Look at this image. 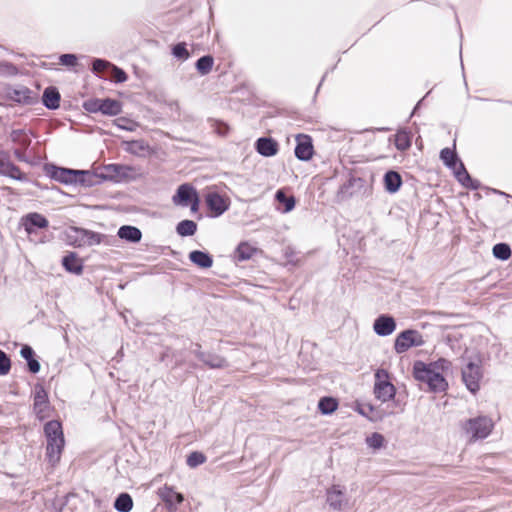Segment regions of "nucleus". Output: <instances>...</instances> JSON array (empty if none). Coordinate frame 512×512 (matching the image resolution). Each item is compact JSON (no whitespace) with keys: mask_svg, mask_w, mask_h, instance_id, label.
I'll use <instances>...</instances> for the list:
<instances>
[{"mask_svg":"<svg viewBox=\"0 0 512 512\" xmlns=\"http://www.w3.org/2000/svg\"><path fill=\"white\" fill-rule=\"evenodd\" d=\"M173 55L176 58L185 60V59H187L189 57V52L186 49V46H185L184 43H179V44L174 46V48H173Z\"/></svg>","mask_w":512,"mask_h":512,"instance_id":"58836bf2","label":"nucleus"},{"mask_svg":"<svg viewBox=\"0 0 512 512\" xmlns=\"http://www.w3.org/2000/svg\"><path fill=\"white\" fill-rule=\"evenodd\" d=\"M63 266L65 269L74 274H80L82 272V263L80 259L73 253L63 258Z\"/></svg>","mask_w":512,"mask_h":512,"instance_id":"5701e85b","label":"nucleus"},{"mask_svg":"<svg viewBox=\"0 0 512 512\" xmlns=\"http://www.w3.org/2000/svg\"><path fill=\"white\" fill-rule=\"evenodd\" d=\"M318 408L322 414H332L338 408V402L332 397H323L319 400Z\"/></svg>","mask_w":512,"mask_h":512,"instance_id":"c85d7f7f","label":"nucleus"},{"mask_svg":"<svg viewBox=\"0 0 512 512\" xmlns=\"http://www.w3.org/2000/svg\"><path fill=\"white\" fill-rule=\"evenodd\" d=\"M46 399L47 394L42 387L34 388V414H37L40 419L47 416L44 412L50 411Z\"/></svg>","mask_w":512,"mask_h":512,"instance_id":"2eb2a0df","label":"nucleus"},{"mask_svg":"<svg viewBox=\"0 0 512 512\" xmlns=\"http://www.w3.org/2000/svg\"><path fill=\"white\" fill-rule=\"evenodd\" d=\"M110 68H111V63L106 60L95 59L93 61V71L96 73H102L104 70L110 69Z\"/></svg>","mask_w":512,"mask_h":512,"instance_id":"a19ab883","label":"nucleus"},{"mask_svg":"<svg viewBox=\"0 0 512 512\" xmlns=\"http://www.w3.org/2000/svg\"><path fill=\"white\" fill-rule=\"evenodd\" d=\"M328 505L336 511H345L352 509L354 502L346 496L344 488L340 485L331 486L326 493Z\"/></svg>","mask_w":512,"mask_h":512,"instance_id":"0eeeda50","label":"nucleus"},{"mask_svg":"<svg viewBox=\"0 0 512 512\" xmlns=\"http://www.w3.org/2000/svg\"><path fill=\"white\" fill-rule=\"evenodd\" d=\"M60 94L54 87H48L43 93V104L49 109L59 107Z\"/></svg>","mask_w":512,"mask_h":512,"instance_id":"4be33fe9","label":"nucleus"},{"mask_svg":"<svg viewBox=\"0 0 512 512\" xmlns=\"http://www.w3.org/2000/svg\"><path fill=\"white\" fill-rule=\"evenodd\" d=\"M47 173L51 178L65 184L82 183L84 182V176L88 174L87 171L83 170H73L55 166L47 167Z\"/></svg>","mask_w":512,"mask_h":512,"instance_id":"6e6552de","label":"nucleus"},{"mask_svg":"<svg viewBox=\"0 0 512 512\" xmlns=\"http://www.w3.org/2000/svg\"><path fill=\"white\" fill-rule=\"evenodd\" d=\"M43 431L46 438V458L52 466H55L61 458L65 444L61 423L56 420L48 421Z\"/></svg>","mask_w":512,"mask_h":512,"instance_id":"f03ea898","label":"nucleus"},{"mask_svg":"<svg viewBox=\"0 0 512 512\" xmlns=\"http://www.w3.org/2000/svg\"><path fill=\"white\" fill-rule=\"evenodd\" d=\"M11 368V362L8 356L0 350V375H6Z\"/></svg>","mask_w":512,"mask_h":512,"instance_id":"4c0bfd02","label":"nucleus"},{"mask_svg":"<svg viewBox=\"0 0 512 512\" xmlns=\"http://www.w3.org/2000/svg\"><path fill=\"white\" fill-rule=\"evenodd\" d=\"M114 507L119 512H129L133 507V500L129 494L122 493L116 498Z\"/></svg>","mask_w":512,"mask_h":512,"instance_id":"cd10ccee","label":"nucleus"},{"mask_svg":"<svg viewBox=\"0 0 512 512\" xmlns=\"http://www.w3.org/2000/svg\"><path fill=\"white\" fill-rule=\"evenodd\" d=\"M449 368L450 362L446 359H439L429 364L416 361L413 365V376L416 380L427 383L432 391L442 392L447 387L443 373Z\"/></svg>","mask_w":512,"mask_h":512,"instance_id":"f257e3e1","label":"nucleus"},{"mask_svg":"<svg viewBox=\"0 0 512 512\" xmlns=\"http://www.w3.org/2000/svg\"><path fill=\"white\" fill-rule=\"evenodd\" d=\"M463 429L472 441L484 439L490 435L493 422L488 417L480 416L465 421Z\"/></svg>","mask_w":512,"mask_h":512,"instance_id":"423d86ee","label":"nucleus"},{"mask_svg":"<svg viewBox=\"0 0 512 512\" xmlns=\"http://www.w3.org/2000/svg\"><path fill=\"white\" fill-rule=\"evenodd\" d=\"M256 249L247 242L240 243L235 250V259L237 261L249 260Z\"/></svg>","mask_w":512,"mask_h":512,"instance_id":"a878e982","label":"nucleus"},{"mask_svg":"<svg viewBox=\"0 0 512 512\" xmlns=\"http://www.w3.org/2000/svg\"><path fill=\"white\" fill-rule=\"evenodd\" d=\"M455 176L457 180L466 188L478 189L480 186L479 181L472 179L468 174L463 163L459 164V171H455Z\"/></svg>","mask_w":512,"mask_h":512,"instance_id":"aec40b11","label":"nucleus"},{"mask_svg":"<svg viewBox=\"0 0 512 512\" xmlns=\"http://www.w3.org/2000/svg\"><path fill=\"white\" fill-rule=\"evenodd\" d=\"M21 355L26 359L28 369L32 371V348L27 345L24 346L21 349Z\"/></svg>","mask_w":512,"mask_h":512,"instance_id":"37998d69","label":"nucleus"},{"mask_svg":"<svg viewBox=\"0 0 512 512\" xmlns=\"http://www.w3.org/2000/svg\"><path fill=\"white\" fill-rule=\"evenodd\" d=\"M374 394L375 397L387 402L392 400L396 394V388L390 380V374L385 369H378L375 372Z\"/></svg>","mask_w":512,"mask_h":512,"instance_id":"39448f33","label":"nucleus"},{"mask_svg":"<svg viewBox=\"0 0 512 512\" xmlns=\"http://www.w3.org/2000/svg\"><path fill=\"white\" fill-rule=\"evenodd\" d=\"M402 179L399 173L388 171L384 176V186L387 192L396 193L401 187Z\"/></svg>","mask_w":512,"mask_h":512,"instance_id":"a211bd4d","label":"nucleus"},{"mask_svg":"<svg viewBox=\"0 0 512 512\" xmlns=\"http://www.w3.org/2000/svg\"><path fill=\"white\" fill-rule=\"evenodd\" d=\"M424 344L422 335L416 330L401 332L394 343V349L398 354L406 352L411 347H419Z\"/></svg>","mask_w":512,"mask_h":512,"instance_id":"9d476101","label":"nucleus"},{"mask_svg":"<svg viewBox=\"0 0 512 512\" xmlns=\"http://www.w3.org/2000/svg\"><path fill=\"white\" fill-rule=\"evenodd\" d=\"M110 72L112 80H114L117 83H122L127 80L126 73L122 69L118 68L113 64H111Z\"/></svg>","mask_w":512,"mask_h":512,"instance_id":"e433bc0d","label":"nucleus"},{"mask_svg":"<svg viewBox=\"0 0 512 512\" xmlns=\"http://www.w3.org/2000/svg\"><path fill=\"white\" fill-rule=\"evenodd\" d=\"M200 359L210 368H223L226 366V361L217 355L200 354Z\"/></svg>","mask_w":512,"mask_h":512,"instance_id":"473e14b6","label":"nucleus"},{"mask_svg":"<svg viewBox=\"0 0 512 512\" xmlns=\"http://www.w3.org/2000/svg\"><path fill=\"white\" fill-rule=\"evenodd\" d=\"M197 194L196 189L192 185L185 183L178 187L176 194L172 197V201L176 206L186 207L189 205V201Z\"/></svg>","mask_w":512,"mask_h":512,"instance_id":"ddd939ff","label":"nucleus"},{"mask_svg":"<svg viewBox=\"0 0 512 512\" xmlns=\"http://www.w3.org/2000/svg\"><path fill=\"white\" fill-rule=\"evenodd\" d=\"M117 122V125L122 128V129H125V130H133V127H134V123L128 119H125V118H118L116 120Z\"/></svg>","mask_w":512,"mask_h":512,"instance_id":"c03bdc74","label":"nucleus"},{"mask_svg":"<svg viewBox=\"0 0 512 512\" xmlns=\"http://www.w3.org/2000/svg\"><path fill=\"white\" fill-rule=\"evenodd\" d=\"M121 112V103L114 99H101V113L115 116Z\"/></svg>","mask_w":512,"mask_h":512,"instance_id":"b1692460","label":"nucleus"},{"mask_svg":"<svg viewBox=\"0 0 512 512\" xmlns=\"http://www.w3.org/2000/svg\"><path fill=\"white\" fill-rule=\"evenodd\" d=\"M197 230V224L192 220H183L177 224L176 231L180 236H192Z\"/></svg>","mask_w":512,"mask_h":512,"instance_id":"c756f323","label":"nucleus"},{"mask_svg":"<svg viewBox=\"0 0 512 512\" xmlns=\"http://www.w3.org/2000/svg\"><path fill=\"white\" fill-rule=\"evenodd\" d=\"M440 158L444 162V164L449 168H452L454 172L459 171V164L461 162L458 163L457 156L453 150H451L450 148L442 149L440 153Z\"/></svg>","mask_w":512,"mask_h":512,"instance_id":"393cba45","label":"nucleus"},{"mask_svg":"<svg viewBox=\"0 0 512 512\" xmlns=\"http://www.w3.org/2000/svg\"><path fill=\"white\" fill-rule=\"evenodd\" d=\"M395 146L400 151H405L411 146V137L406 131H399L395 135Z\"/></svg>","mask_w":512,"mask_h":512,"instance_id":"2f4dec72","label":"nucleus"},{"mask_svg":"<svg viewBox=\"0 0 512 512\" xmlns=\"http://www.w3.org/2000/svg\"><path fill=\"white\" fill-rule=\"evenodd\" d=\"M205 202L213 217L221 216L230 207L229 197L213 189H208L205 195Z\"/></svg>","mask_w":512,"mask_h":512,"instance_id":"1a4fd4ad","label":"nucleus"},{"mask_svg":"<svg viewBox=\"0 0 512 512\" xmlns=\"http://www.w3.org/2000/svg\"><path fill=\"white\" fill-rule=\"evenodd\" d=\"M213 62L211 56H203L196 62V68L202 75L208 74L212 69Z\"/></svg>","mask_w":512,"mask_h":512,"instance_id":"72a5a7b5","label":"nucleus"},{"mask_svg":"<svg viewBox=\"0 0 512 512\" xmlns=\"http://www.w3.org/2000/svg\"><path fill=\"white\" fill-rule=\"evenodd\" d=\"M276 200L283 204V208H278L282 213H288L293 210L295 206V199L293 196H286L283 190H278L275 195Z\"/></svg>","mask_w":512,"mask_h":512,"instance_id":"bb28decb","label":"nucleus"},{"mask_svg":"<svg viewBox=\"0 0 512 512\" xmlns=\"http://www.w3.org/2000/svg\"><path fill=\"white\" fill-rule=\"evenodd\" d=\"M22 225L24 226V228L28 234H30L32 232V214H27L23 218Z\"/></svg>","mask_w":512,"mask_h":512,"instance_id":"49530a36","label":"nucleus"},{"mask_svg":"<svg viewBox=\"0 0 512 512\" xmlns=\"http://www.w3.org/2000/svg\"><path fill=\"white\" fill-rule=\"evenodd\" d=\"M144 148L143 142L133 141L128 144V150L131 152H136L137 149L143 150Z\"/></svg>","mask_w":512,"mask_h":512,"instance_id":"de8ad7c7","label":"nucleus"},{"mask_svg":"<svg viewBox=\"0 0 512 512\" xmlns=\"http://www.w3.org/2000/svg\"><path fill=\"white\" fill-rule=\"evenodd\" d=\"M493 255L500 260H507L511 256V249L505 243H498L493 247Z\"/></svg>","mask_w":512,"mask_h":512,"instance_id":"f704fd0d","label":"nucleus"},{"mask_svg":"<svg viewBox=\"0 0 512 512\" xmlns=\"http://www.w3.org/2000/svg\"><path fill=\"white\" fill-rule=\"evenodd\" d=\"M64 241L75 247L93 246L101 243L102 235L77 227H69L64 231Z\"/></svg>","mask_w":512,"mask_h":512,"instance_id":"7ed1b4c3","label":"nucleus"},{"mask_svg":"<svg viewBox=\"0 0 512 512\" xmlns=\"http://www.w3.org/2000/svg\"><path fill=\"white\" fill-rule=\"evenodd\" d=\"M297 145L295 148V156L302 161H308L313 156L312 140L307 135H298L296 137Z\"/></svg>","mask_w":512,"mask_h":512,"instance_id":"f8f14e48","label":"nucleus"},{"mask_svg":"<svg viewBox=\"0 0 512 512\" xmlns=\"http://www.w3.org/2000/svg\"><path fill=\"white\" fill-rule=\"evenodd\" d=\"M61 65L73 67L77 64V57L74 54H63L59 57Z\"/></svg>","mask_w":512,"mask_h":512,"instance_id":"79ce46f5","label":"nucleus"},{"mask_svg":"<svg viewBox=\"0 0 512 512\" xmlns=\"http://www.w3.org/2000/svg\"><path fill=\"white\" fill-rule=\"evenodd\" d=\"M27 91L21 92L18 90H14L13 95L11 96L13 99H15L18 102H21L22 100L27 98Z\"/></svg>","mask_w":512,"mask_h":512,"instance_id":"8fccbe9b","label":"nucleus"},{"mask_svg":"<svg viewBox=\"0 0 512 512\" xmlns=\"http://www.w3.org/2000/svg\"><path fill=\"white\" fill-rule=\"evenodd\" d=\"M205 461L206 457L200 452H192L187 457V465L191 468L197 467L198 465L203 464Z\"/></svg>","mask_w":512,"mask_h":512,"instance_id":"c9c22d12","label":"nucleus"},{"mask_svg":"<svg viewBox=\"0 0 512 512\" xmlns=\"http://www.w3.org/2000/svg\"><path fill=\"white\" fill-rule=\"evenodd\" d=\"M48 225V221L40 214L34 213V227L44 228Z\"/></svg>","mask_w":512,"mask_h":512,"instance_id":"a18cd8bd","label":"nucleus"},{"mask_svg":"<svg viewBox=\"0 0 512 512\" xmlns=\"http://www.w3.org/2000/svg\"><path fill=\"white\" fill-rule=\"evenodd\" d=\"M374 332L379 336L391 335L396 329V322L393 317L380 315L373 324Z\"/></svg>","mask_w":512,"mask_h":512,"instance_id":"4468645a","label":"nucleus"},{"mask_svg":"<svg viewBox=\"0 0 512 512\" xmlns=\"http://www.w3.org/2000/svg\"><path fill=\"white\" fill-rule=\"evenodd\" d=\"M257 152L265 157L274 156L278 151V144L271 138H259L256 143Z\"/></svg>","mask_w":512,"mask_h":512,"instance_id":"f3484780","label":"nucleus"},{"mask_svg":"<svg viewBox=\"0 0 512 512\" xmlns=\"http://www.w3.org/2000/svg\"><path fill=\"white\" fill-rule=\"evenodd\" d=\"M118 236L126 241L136 243L141 240L142 233L137 227L124 225L119 228Z\"/></svg>","mask_w":512,"mask_h":512,"instance_id":"6ab92c4d","label":"nucleus"},{"mask_svg":"<svg viewBox=\"0 0 512 512\" xmlns=\"http://www.w3.org/2000/svg\"><path fill=\"white\" fill-rule=\"evenodd\" d=\"M189 204H190L191 211L193 213L197 212L199 209V204H200L199 195L197 194L196 196H194L193 199L191 201H189Z\"/></svg>","mask_w":512,"mask_h":512,"instance_id":"09e8293b","label":"nucleus"},{"mask_svg":"<svg viewBox=\"0 0 512 512\" xmlns=\"http://www.w3.org/2000/svg\"><path fill=\"white\" fill-rule=\"evenodd\" d=\"M40 370V363L34 359V374Z\"/></svg>","mask_w":512,"mask_h":512,"instance_id":"3c124183","label":"nucleus"},{"mask_svg":"<svg viewBox=\"0 0 512 512\" xmlns=\"http://www.w3.org/2000/svg\"><path fill=\"white\" fill-rule=\"evenodd\" d=\"M189 259L200 268H210L213 264L212 257L208 253L199 250L190 252Z\"/></svg>","mask_w":512,"mask_h":512,"instance_id":"412c9836","label":"nucleus"},{"mask_svg":"<svg viewBox=\"0 0 512 512\" xmlns=\"http://www.w3.org/2000/svg\"><path fill=\"white\" fill-rule=\"evenodd\" d=\"M467 363L462 369V378L466 387L475 393L479 390L482 378L481 359L479 355L466 356Z\"/></svg>","mask_w":512,"mask_h":512,"instance_id":"20e7f679","label":"nucleus"},{"mask_svg":"<svg viewBox=\"0 0 512 512\" xmlns=\"http://www.w3.org/2000/svg\"><path fill=\"white\" fill-rule=\"evenodd\" d=\"M367 446L373 450H379L385 446V438L382 434L374 432L365 439Z\"/></svg>","mask_w":512,"mask_h":512,"instance_id":"7c9ffc66","label":"nucleus"},{"mask_svg":"<svg viewBox=\"0 0 512 512\" xmlns=\"http://www.w3.org/2000/svg\"><path fill=\"white\" fill-rule=\"evenodd\" d=\"M0 174L9 176L13 179H22V173L20 169L14 166L7 153L0 151Z\"/></svg>","mask_w":512,"mask_h":512,"instance_id":"dca6fc26","label":"nucleus"},{"mask_svg":"<svg viewBox=\"0 0 512 512\" xmlns=\"http://www.w3.org/2000/svg\"><path fill=\"white\" fill-rule=\"evenodd\" d=\"M84 108L88 112L96 113L101 112V99H92L84 103Z\"/></svg>","mask_w":512,"mask_h":512,"instance_id":"ea45409f","label":"nucleus"},{"mask_svg":"<svg viewBox=\"0 0 512 512\" xmlns=\"http://www.w3.org/2000/svg\"><path fill=\"white\" fill-rule=\"evenodd\" d=\"M158 495L165 502L170 511H176L178 505L184 501V496L168 485L159 488Z\"/></svg>","mask_w":512,"mask_h":512,"instance_id":"9b49d317","label":"nucleus"}]
</instances>
